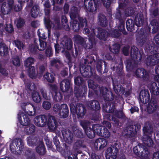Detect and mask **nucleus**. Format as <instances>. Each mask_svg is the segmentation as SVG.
Instances as JSON below:
<instances>
[{"label": "nucleus", "instance_id": "obj_1", "mask_svg": "<svg viewBox=\"0 0 159 159\" xmlns=\"http://www.w3.org/2000/svg\"><path fill=\"white\" fill-rule=\"evenodd\" d=\"M34 124L37 126L44 127L47 124L50 130H56L58 126V122L54 116L41 115L36 116L34 119Z\"/></svg>", "mask_w": 159, "mask_h": 159}, {"label": "nucleus", "instance_id": "obj_2", "mask_svg": "<svg viewBox=\"0 0 159 159\" xmlns=\"http://www.w3.org/2000/svg\"><path fill=\"white\" fill-rule=\"evenodd\" d=\"M90 53V55L87 56V58L84 60V63L81 65L80 68L82 76L87 78L91 77L94 72H95V69L92 68L91 66L88 65L91 64L93 62H95L94 57L93 55L96 56L97 52L96 50L93 49L92 50Z\"/></svg>", "mask_w": 159, "mask_h": 159}, {"label": "nucleus", "instance_id": "obj_3", "mask_svg": "<svg viewBox=\"0 0 159 159\" xmlns=\"http://www.w3.org/2000/svg\"><path fill=\"white\" fill-rule=\"evenodd\" d=\"M92 33L89 38V43L86 44L85 48L86 49H91L94 47L96 44L95 36L96 35V32L97 34L96 37L99 39L104 41L107 40L108 33L107 30L101 28H95L91 29Z\"/></svg>", "mask_w": 159, "mask_h": 159}, {"label": "nucleus", "instance_id": "obj_4", "mask_svg": "<svg viewBox=\"0 0 159 159\" xmlns=\"http://www.w3.org/2000/svg\"><path fill=\"white\" fill-rule=\"evenodd\" d=\"M88 83L89 87L92 88L96 94H102L104 100L111 101L114 99V97L113 93L106 87H100L97 83L91 80H89Z\"/></svg>", "mask_w": 159, "mask_h": 159}, {"label": "nucleus", "instance_id": "obj_5", "mask_svg": "<svg viewBox=\"0 0 159 159\" xmlns=\"http://www.w3.org/2000/svg\"><path fill=\"white\" fill-rule=\"evenodd\" d=\"M148 35L146 31L143 29L141 28L138 32L136 37V41L138 45L141 47L144 46L146 52H151L153 47L148 40Z\"/></svg>", "mask_w": 159, "mask_h": 159}, {"label": "nucleus", "instance_id": "obj_6", "mask_svg": "<svg viewBox=\"0 0 159 159\" xmlns=\"http://www.w3.org/2000/svg\"><path fill=\"white\" fill-rule=\"evenodd\" d=\"M130 55L132 60H126V66L127 69L132 70L141 61L142 56L139 49L134 46H133L131 48Z\"/></svg>", "mask_w": 159, "mask_h": 159}, {"label": "nucleus", "instance_id": "obj_7", "mask_svg": "<svg viewBox=\"0 0 159 159\" xmlns=\"http://www.w3.org/2000/svg\"><path fill=\"white\" fill-rule=\"evenodd\" d=\"M144 17L143 15H139V17L136 16L134 21L131 19H129L126 23V28L128 31L130 32H136L139 27L142 26L144 22Z\"/></svg>", "mask_w": 159, "mask_h": 159}, {"label": "nucleus", "instance_id": "obj_8", "mask_svg": "<svg viewBox=\"0 0 159 159\" xmlns=\"http://www.w3.org/2000/svg\"><path fill=\"white\" fill-rule=\"evenodd\" d=\"M69 107L71 113L73 115H77L78 119L83 118L86 113L84 105L81 103H77L75 105L73 103L70 104Z\"/></svg>", "mask_w": 159, "mask_h": 159}, {"label": "nucleus", "instance_id": "obj_9", "mask_svg": "<svg viewBox=\"0 0 159 159\" xmlns=\"http://www.w3.org/2000/svg\"><path fill=\"white\" fill-rule=\"evenodd\" d=\"M103 110L106 112L113 113L116 117L118 118L125 119L126 116L123 113L122 110L115 111V105L113 103H108L104 104L102 106Z\"/></svg>", "mask_w": 159, "mask_h": 159}, {"label": "nucleus", "instance_id": "obj_10", "mask_svg": "<svg viewBox=\"0 0 159 159\" xmlns=\"http://www.w3.org/2000/svg\"><path fill=\"white\" fill-rule=\"evenodd\" d=\"M143 141L144 144L148 147H152L154 144L153 141L151 138L153 133V128L151 127L144 126L143 128Z\"/></svg>", "mask_w": 159, "mask_h": 159}, {"label": "nucleus", "instance_id": "obj_11", "mask_svg": "<svg viewBox=\"0 0 159 159\" xmlns=\"http://www.w3.org/2000/svg\"><path fill=\"white\" fill-rule=\"evenodd\" d=\"M35 61L34 58L30 57H28L24 62V65L27 68L28 76L32 79H35L36 77L35 68L34 66H32Z\"/></svg>", "mask_w": 159, "mask_h": 159}, {"label": "nucleus", "instance_id": "obj_12", "mask_svg": "<svg viewBox=\"0 0 159 159\" xmlns=\"http://www.w3.org/2000/svg\"><path fill=\"white\" fill-rule=\"evenodd\" d=\"M24 147L23 141L20 138H15L10 145V149L12 152H16V150L21 151Z\"/></svg>", "mask_w": 159, "mask_h": 159}, {"label": "nucleus", "instance_id": "obj_13", "mask_svg": "<svg viewBox=\"0 0 159 159\" xmlns=\"http://www.w3.org/2000/svg\"><path fill=\"white\" fill-rule=\"evenodd\" d=\"M118 146L117 143H115L107 149L106 152V159H116V158L117 155L119 151Z\"/></svg>", "mask_w": 159, "mask_h": 159}, {"label": "nucleus", "instance_id": "obj_14", "mask_svg": "<svg viewBox=\"0 0 159 159\" xmlns=\"http://www.w3.org/2000/svg\"><path fill=\"white\" fill-rule=\"evenodd\" d=\"M133 151L134 153L137 156L148 157L149 152L147 147L143 144L139 143L138 146L134 147Z\"/></svg>", "mask_w": 159, "mask_h": 159}, {"label": "nucleus", "instance_id": "obj_15", "mask_svg": "<svg viewBox=\"0 0 159 159\" xmlns=\"http://www.w3.org/2000/svg\"><path fill=\"white\" fill-rule=\"evenodd\" d=\"M100 2L98 0H84V4L86 10L91 12L96 11Z\"/></svg>", "mask_w": 159, "mask_h": 159}, {"label": "nucleus", "instance_id": "obj_16", "mask_svg": "<svg viewBox=\"0 0 159 159\" xmlns=\"http://www.w3.org/2000/svg\"><path fill=\"white\" fill-rule=\"evenodd\" d=\"M60 88L63 93H70V95L73 93L71 82L68 79H65L60 83Z\"/></svg>", "mask_w": 159, "mask_h": 159}, {"label": "nucleus", "instance_id": "obj_17", "mask_svg": "<svg viewBox=\"0 0 159 159\" xmlns=\"http://www.w3.org/2000/svg\"><path fill=\"white\" fill-rule=\"evenodd\" d=\"M141 128V125L136 123L134 125H130L127 126L125 129V135L129 138L134 137L136 134L137 131Z\"/></svg>", "mask_w": 159, "mask_h": 159}, {"label": "nucleus", "instance_id": "obj_18", "mask_svg": "<svg viewBox=\"0 0 159 159\" xmlns=\"http://www.w3.org/2000/svg\"><path fill=\"white\" fill-rule=\"evenodd\" d=\"M146 65L150 67L153 66L159 63V53H156L148 57L145 60Z\"/></svg>", "mask_w": 159, "mask_h": 159}, {"label": "nucleus", "instance_id": "obj_19", "mask_svg": "<svg viewBox=\"0 0 159 159\" xmlns=\"http://www.w3.org/2000/svg\"><path fill=\"white\" fill-rule=\"evenodd\" d=\"M51 92L53 100L55 102L60 101L63 98L61 93L58 92V88L56 85L51 84L50 85Z\"/></svg>", "mask_w": 159, "mask_h": 159}, {"label": "nucleus", "instance_id": "obj_20", "mask_svg": "<svg viewBox=\"0 0 159 159\" xmlns=\"http://www.w3.org/2000/svg\"><path fill=\"white\" fill-rule=\"evenodd\" d=\"M60 44L62 46V50H70L73 48V43L71 39L67 37H64L60 43Z\"/></svg>", "mask_w": 159, "mask_h": 159}, {"label": "nucleus", "instance_id": "obj_21", "mask_svg": "<svg viewBox=\"0 0 159 159\" xmlns=\"http://www.w3.org/2000/svg\"><path fill=\"white\" fill-rule=\"evenodd\" d=\"M74 94L76 98L84 97L87 92V86L83 85L82 87L75 86L74 89Z\"/></svg>", "mask_w": 159, "mask_h": 159}, {"label": "nucleus", "instance_id": "obj_22", "mask_svg": "<svg viewBox=\"0 0 159 159\" xmlns=\"http://www.w3.org/2000/svg\"><path fill=\"white\" fill-rule=\"evenodd\" d=\"M139 101L143 104L148 102L150 100V96L148 90L144 89L141 91L139 96Z\"/></svg>", "mask_w": 159, "mask_h": 159}, {"label": "nucleus", "instance_id": "obj_23", "mask_svg": "<svg viewBox=\"0 0 159 159\" xmlns=\"http://www.w3.org/2000/svg\"><path fill=\"white\" fill-rule=\"evenodd\" d=\"M135 75L137 77L142 78L143 80L147 81L148 80L149 74L146 70L143 68L136 69Z\"/></svg>", "mask_w": 159, "mask_h": 159}, {"label": "nucleus", "instance_id": "obj_24", "mask_svg": "<svg viewBox=\"0 0 159 159\" xmlns=\"http://www.w3.org/2000/svg\"><path fill=\"white\" fill-rule=\"evenodd\" d=\"M113 89L116 94L123 95L125 92V88L120 84L116 80H112Z\"/></svg>", "mask_w": 159, "mask_h": 159}, {"label": "nucleus", "instance_id": "obj_25", "mask_svg": "<svg viewBox=\"0 0 159 159\" xmlns=\"http://www.w3.org/2000/svg\"><path fill=\"white\" fill-rule=\"evenodd\" d=\"M22 118L20 115L18 114V117L20 124L23 126H28L30 125V120L28 115L23 114Z\"/></svg>", "mask_w": 159, "mask_h": 159}, {"label": "nucleus", "instance_id": "obj_26", "mask_svg": "<svg viewBox=\"0 0 159 159\" xmlns=\"http://www.w3.org/2000/svg\"><path fill=\"white\" fill-rule=\"evenodd\" d=\"M87 105L89 109L91 110L99 111L101 108L99 102L96 100H92L89 101Z\"/></svg>", "mask_w": 159, "mask_h": 159}, {"label": "nucleus", "instance_id": "obj_27", "mask_svg": "<svg viewBox=\"0 0 159 159\" xmlns=\"http://www.w3.org/2000/svg\"><path fill=\"white\" fill-rule=\"evenodd\" d=\"M157 108V104L156 99H152L150 102L148 103L147 111L149 114L152 113L156 110Z\"/></svg>", "mask_w": 159, "mask_h": 159}, {"label": "nucleus", "instance_id": "obj_28", "mask_svg": "<svg viewBox=\"0 0 159 159\" xmlns=\"http://www.w3.org/2000/svg\"><path fill=\"white\" fill-rule=\"evenodd\" d=\"M25 156L27 157L26 159H36L35 154L33 152V149L27 147L23 148V150Z\"/></svg>", "mask_w": 159, "mask_h": 159}, {"label": "nucleus", "instance_id": "obj_29", "mask_svg": "<svg viewBox=\"0 0 159 159\" xmlns=\"http://www.w3.org/2000/svg\"><path fill=\"white\" fill-rule=\"evenodd\" d=\"M123 68V64L121 59V61L120 62L119 66H116V68L114 66L111 68V70L113 71H114L116 70V72L119 76L125 75Z\"/></svg>", "mask_w": 159, "mask_h": 159}, {"label": "nucleus", "instance_id": "obj_30", "mask_svg": "<svg viewBox=\"0 0 159 159\" xmlns=\"http://www.w3.org/2000/svg\"><path fill=\"white\" fill-rule=\"evenodd\" d=\"M35 147V151L36 152L40 155H43L46 153V150L42 141Z\"/></svg>", "mask_w": 159, "mask_h": 159}, {"label": "nucleus", "instance_id": "obj_31", "mask_svg": "<svg viewBox=\"0 0 159 159\" xmlns=\"http://www.w3.org/2000/svg\"><path fill=\"white\" fill-rule=\"evenodd\" d=\"M62 111L60 112L59 116L61 118H66L68 116L69 113L68 107L66 104H62Z\"/></svg>", "mask_w": 159, "mask_h": 159}, {"label": "nucleus", "instance_id": "obj_32", "mask_svg": "<svg viewBox=\"0 0 159 159\" xmlns=\"http://www.w3.org/2000/svg\"><path fill=\"white\" fill-rule=\"evenodd\" d=\"M107 142L105 139L103 138H100L96 141L94 146L100 149L103 148L107 145Z\"/></svg>", "mask_w": 159, "mask_h": 159}, {"label": "nucleus", "instance_id": "obj_33", "mask_svg": "<svg viewBox=\"0 0 159 159\" xmlns=\"http://www.w3.org/2000/svg\"><path fill=\"white\" fill-rule=\"evenodd\" d=\"M113 1V0H106L104 1L103 2H102L103 5L105 6L106 8L107 11V13L109 16L111 17L112 16V12L111 9L110 7V5L111 3Z\"/></svg>", "mask_w": 159, "mask_h": 159}, {"label": "nucleus", "instance_id": "obj_34", "mask_svg": "<svg viewBox=\"0 0 159 159\" xmlns=\"http://www.w3.org/2000/svg\"><path fill=\"white\" fill-rule=\"evenodd\" d=\"M98 17L99 25L102 27H106L108 24V21L105 16L103 14H100Z\"/></svg>", "mask_w": 159, "mask_h": 159}, {"label": "nucleus", "instance_id": "obj_35", "mask_svg": "<svg viewBox=\"0 0 159 159\" xmlns=\"http://www.w3.org/2000/svg\"><path fill=\"white\" fill-rule=\"evenodd\" d=\"M42 141L43 140L37 138L32 139L29 137L28 139L27 143L29 146L34 147L37 146L40 143H39Z\"/></svg>", "mask_w": 159, "mask_h": 159}, {"label": "nucleus", "instance_id": "obj_36", "mask_svg": "<svg viewBox=\"0 0 159 159\" xmlns=\"http://www.w3.org/2000/svg\"><path fill=\"white\" fill-rule=\"evenodd\" d=\"M39 12V7L38 4L34 5L32 7L31 11L30 14L32 17L34 18L37 17Z\"/></svg>", "mask_w": 159, "mask_h": 159}, {"label": "nucleus", "instance_id": "obj_37", "mask_svg": "<svg viewBox=\"0 0 159 159\" xmlns=\"http://www.w3.org/2000/svg\"><path fill=\"white\" fill-rule=\"evenodd\" d=\"M73 40L75 45L76 44L77 45L83 46L84 44V39L79 35H75Z\"/></svg>", "mask_w": 159, "mask_h": 159}, {"label": "nucleus", "instance_id": "obj_38", "mask_svg": "<svg viewBox=\"0 0 159 159\" xmlns=\"http://www.w3.org/2000/svg\"><path fill=\"white\" fill-rule=\"evenodd\" d=\"M152 26V33L153 34L157 33L159 30V22L157 19L152 20L150 23Z\"/></svg>", "mask_w": 159, "mask_h": 159}, {"label": "nucleus", "instance_id": "obj_39", "mask_svg": "<svg viewBox=\"0 0 159 159\" xmlns=\"http://www.w3.org/2000/svg\"><path fill=\"white\" fill-rule=\"evenodd\" d=\"M78 8L75 6H73L69 12L71 20H74L78 15Z\"/></svg>", "mask_w": 159, "mask_h": 159}, {"label": "nucleus", "instance_id": "obj_40", "mask_svg": "<svg viewBox=\"0 0 159 159\" xmlns=\"http://www.w3.org/2000/svg\"><path fill=\"white\" fill-rule=\"evenodd\" d=\"M11 11L9 8L8 7V6L7 5L6 2H3L1 7V14L3 16L7 15L10 13Z\"/></svg>", "mask_w": 159, "mask_h": 159}, {"label": "nucleus", "instance_id": "obj_41", "mask_svg": "<svg viewBox=\"0 0 159 159\" xmlns=\"http://www.w3.org/2000/svg\"><path fill=\"white\" fill-rule=\"evenodd\" d=\"M32 99L36 103H39L41 100V98L39 94L36 91H33L31 93Z\"/></svg>", "mask_w": 159, "mask_h": 159}, {"label": "nucleus", "instance_id": "obj_42", "mask_svg": "<svg viewBox=\"0 0 159 159\" xmlns=\"http://www.w3.org/2000/svg\"><path fill=\"white\" fill-rule=\"evenodd\" d=\"M72 21L70 22V26L72 27V30L75 32L78 31L81 28L78 21L77 20H72Z\"/></svg>", "mask_w": 159, "mask_h": 159}, {"label": "nucleus", "instance_id": "obj_43", "mask_svg": "<svg viewBox=\"0 0 159 159\" xmlns=\"http://www.w3.org/2000/svg\"><path fill=\"white\" fill-rule=\"evenodd\" d=\"M92 128L95 133L98 135L100 136L102 135L101 133L103 128V126L98 124H94L92 125Z\"/></svg>", "mask_w": 159, "mask_h": 159}, {"label": "nucleus", "instance_id": "obj_44", "mask_svg": "<svg viewBox=\"0 0 159 159\" xmlns=\"http://www.w3.org/2000/svg\"><path fill=\"white\" fill-rule=\"evenodd\" d=\"M154 39L155 43H151L153 47L152 50V51L154 50H159V34L155 36Z\"/></svg>", "mask_w": 159, "mask_h": 159}, {"label": "nucleus", "instance_id": "obj_45", "mask_svg": "<svg viewBox=\"0 0 159 159\" xmlns=\"http://www.w3.org/2000/svg\"><path fill=\"white\" fill-rule=\"evenodd\" d=\"M8 53V48L2 43H0V55L5 56Z\"/></svg>", "mask_w": 159, "mask_h": 159}, {"label": "nucleus", "instance_id": "obj_46", "mask_svg": "<svg viewBox=\"0 0 159 159\" xmlns=\"http://www.w3.org/2000/svg\"><path fill=\"white\" fill-rule=\"evenodd\" d=\"M87 136L90 139L94 138L95 136V133L92 127H89V129L85 131Z\"/></svg>", "mask_w": 159, "mask_h": 159}, {"label": "nucleus", "instance_id": "obj_47", "mask_svg": "<svg viewBox=\"0 0 159 159\" xmlns=\"http://www.w3.org/2000/svg\"><path fill=\"white\" fill-rule=\"evenodd\" d=\"M44 78L50 83H52L54 80L55 78L53 75L51 73L47 72L44 75Z\"/></svg>", "mask_w": 159, "mask_h": 159}, {"label": "nucleus", "instance_id": "obj_48", "mask_svg": "<svg viewBox=\"0 0 159 159\" xmlns=\"http://www.w3.org/2000/svg\"><path fill=\"white\" fill-rule=\"evenodd\" d=\"M61 21L62 26L63 28L66 30L69 29L68 20L66 16L63 15L61 16Z\"/></svg>", "mask_w": 159, "mask_h": 159}, {"label": "nucleus", "instance_id": "obj_49", "mask_svg": "<svg viewBox=\"0 0 159 159\" xmlns=\"http://www.w3.org/2000/svg\"><path fill=\"white\" fill-rule=\"evenodd\" d=\"M45 70V66L42 65H40L37 70L36 76L38 75L39 77H41Z\"/></svg>", "mask_w": 159, "mask_h": 159}, {"label": "nucleus", "instance_id": "obj_50", "mask_svg": "<svg viewBox=\"0 0 159 159\" xmlns=\"http://www.w3.org/2000/svg\"><path fill=\"white\" fill-rule=\"evenodd\" d=\"M29 48L31 52L34 54H36L37 50L39 49V48L38 44L36 43L35 40H34V44H32L30 46Z\"/></svg>", "mask_w": 159, "mask_h": 159}, {"label": "nucleus", "instance_id": "obj_51", "mask_svg": "<svg viewBox=\"0 0 159 159\" xmlns=\"http://www.w3.org/2000/svg\"><path fill=\"white\" fill-rule=\"evenodd\" d=\"M122 12L120 9H116V11L115 14V19L119 22L124 21L122 16Z\"/></svg>", "mask_w": 159, "mask_h": 159}, {"label": "nucleus", "instance_id": "obj_52", "mask_svg": "<svg viewBox=\"0 0 159 159\" xmlns=\"http://www.w3.org/2000/svg\"><path fill=\"white\" fill-rule=\"evenodd\" d=\"M120 48V45L118 43H115L112 45V48H110V51L114 54H117L119 52Z\"/></svg>", "mask_w": 159, "mask_h": 159}, {"label": "nucleus", "instance_id": "obj_53", "mask_svg": "<svg viewBox=\"0 0 159 159\" xmlns=\"http://www.w3.org/2000/svg\"><path fill=\"white\" fill-rule=\"evenodd\" d=\"M129 0H119V8L120 9H124L129 4Z\"/></svg>", "mask_w": 159, "mask_h": 159}, {"label": "nucleus", "instance_id": "obj_54", "mask_svg": "<svg viewBox=\"0 0 159 159\" xmlns=\"http://www.w3.org/2000/svg\"><path fill=\"white\" fill-rule=\"evenodd\" d=\"M135 12L134 9L131 7H129L125 9V14L126 17L133 15Z\"/></svg>", "mask_w": 159, "mask_h": 159}, {"label": "nucleus", "instance_id": "obj_55", "mask_svg": "<svg viewBox=\"0 0 159 159\" xmlns=\"http://www.w3.org/2000/svg\"><path fill=\"white\" fill-rule=\"evenodd\" d=\"M79 23L81 28H83L84 26H86L87 25V21L85 17H79Z\"/></svg>", "mask_w": 159, "mask_h": 159}, {"label": "nucleus", "instance_id": "obj_56", "mask_svg": "<svg viewBox=\"0 0 159 159\" xmlns=\"http://www.w3.org/2000/svg\"><path fill=\"white\" fill-rule=\"evenodd\" d=\"M84 82V80L83 78L80 76H77L74 79V82L75 85L76 86L80 87Z\"/></svg>", "mask_w": 159, "mask_h": 159}, {"label": "nucleus", "instance_id": "obj_57", "mask_svg": "<svg viewBox=\"0 0 159 159\" xmlns=\"http://www.w3.org/2000/svg\"><path fill=\"white\" fill-rule=\"evenodd\" d=\"M44 22L45 26L49 31L50 30L52 24H53L50 20V18H46L45 17L44 19Z\"/></svg>", "mask_w": 159, "mask_h": 159}, {"label": "nucleus", "instance_id": "obj_58", "mask_svg": "<svg viewBox=\"0 0 159 159\" xmlns=\"http://www.w3.org/2000/svg\"><path fill=\"white\" fill-rule=\"evenodd\" d=\"M119 22H120V23L118 27L119 30L121 33L122 32L124 34H127V33L126 31L125 28V23L124 21Z\"/></svg>", "mask_w": 159, "mask_h": 159}, {"label": "nucleus", "instance_id": "obj_59", "mask_svg": "<svg viewBox=\"0 0 159 159\" xmlns=\"http://www.w3.org/2000/svg\"><path fill=\"white\" fill-rule=\"evenodd\" d=\"M5 30L8 33H12L14 31V29L12 25L11 24H6Z\"/></svg>", "mask_w": 159, "mask_h": 159}, {"label": "nucleus", "instance_id": "obj_60", "mask_svg": "<svg viewBox=\"0 0 159 159\" xmlns=\"http://www.w3.org/2000/svg\"><path fill=\"white\" fill-rule=\"evenodd\" d=\"M25 23V20L21 18H19L17 21L16 26L17 28L19 29L22 27Z\"/></svg>", "mask_w": 159, "mask_h": 159}, {"label": "nucleus", "instance_id": "obj_61", "mask_svg": "<svg viewBox=\"0 0 159 159\" xmlns=\"http://www.w3.org/2000/svg\"><path fill=\"white\" fill-rule=\"evenodd\" d=\"M53 142L54 144L55 145L57 150L59 152L61 151L62 149L60 147V142L57 138H53Z\"/></svg>", "mask_w": 159, "mask_h": 159}, {"label": "nucleus", "instance_id": "obj_62", "mask_svg": "<svg viewBox=\"0 0 159 159\" xmlns=\"http://www.w3.org/2000/svg\"><path fill=\"white\" fill-rule=\"evenodd\" d=\"M102 62L101 61H98L96 64V69L99 74H102Z\"/></svg>", "mask_w": 159, "mask_h": 159}, {"label": "nucleus", "instance_id": "obj_63", "mask_svg": "<svg viewBox=\"0 0 159 159\" xmlns=\"http://www.w3.org/2000/svg\"><path fill=\"white\" fill-rule=\"evenodd\" d=\"M35 126L33 125H29L26 127V133L28 135L34 133Z\"/></svg>", "mask_w": 159, "mask_h": 159}, {"label": "nucleus", "instance_id": "obj_64", "mask_svg": "<svg viewBox=\"0 0 159 159\" xmlns=\"http://www.w3.org/2000/svg\"><path fill=\"white\" fill-rule=\"evenodd\" d=\"M102 135H100V136L103 137L105 138H108L110 135V133L107 129H104V128L102 129Z\"/></svg>", "mask_w": 159, "mask_h": 159}]
</instances>
